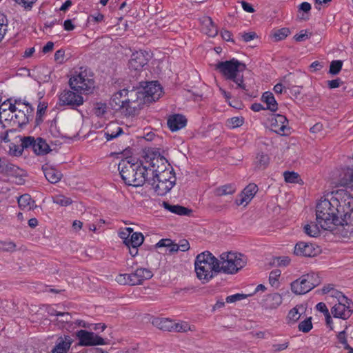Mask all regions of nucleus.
<instances>
[{
  "label": "nucleus",
  "mask_w": 353,
  "mask_h": 353,
  "mask_svg": "<svg viewBox=\"0 0 353 353\" xmlns=\"http://www.w3.org/2000/svg\"><path fill=\"white\" fill-rule=\"evenodd\" d=\"M339 205L338 197H332L330 200H321L317 203L316 219L321 229L332 230L335 225H343V219H341L339 212L343 213V211L339 210Z\"/></svg>",
  "instance_id": "obj_1"
},
{
  "label": "nucleus",
  "mask_w": 353,
  "mask_h": 353,
  "mask_svg": "<svg viewBox=\"0 0 353 353\" xmlns=\"http://www.w3.org/2000/svg\"><path fill=\"white\" fill-rule=\"evenodd\" d=\"M245 69L246 65L234 58L229 61H219L215 65V70L224 77L230 88L240 89L247 94L249 89L244 83L243 74H241Z\"/></svg>",
  "instance_id": "obj_2"
},
{
  "label": "nucleus",
  "mask_w": 353,
  "mask_h": 353,
  "mask_svg": "<svg viewBox=\"0 0 353 353\" xmlns=\"http://www.w3.org/2000/svg\"><path fill=\"white\" fill-rule=\"evenodd\" d=\"M220 261L209 251L198 254L194 261V268L198 279L202 280L203 283L210 281L220 273Z\"/></svg>",
  "instance_id": "obj_3"
},
{
  "label": "nucleus",
  "mask_w": 353,
  "mask_h": 353,
  "mask_svg": "<svg viewBox=\"0 0 353 353\" xmlns=\"http://www.w3.org/2000/svg\"><path fill=\"white\" fill-rule=\"evenodd\" d=\"M71 90L77 92L89 94L94 89L93 73L88 69L80 68L79 72H75L69 80Z\"/></svg>",
  "instance_id": "obj_4"
},
{
  "label": "nucleus",
  "mask_w": 353,
  "mask_h": 353,
  "mask_svg": "<svg viewBox=\"0 0 353 353\" xmlns=\"http://www.w3.org/2000/svg\"><path fill=\"white\" fill-rule=\"evenodd\" d=\"M219 271L233 274L242 269L247 263V258L241 253L223 252L220 255Z\"/></svg>",
  "instance_id": "obj_5"
},
{
  "label": "nucleus",
  "mask_w": 353,
  "mask_h": 353,
  "mask_svg": "<svg viewBox=\"0 0 353 353\" xmlns=\"http://www.w3.org/2000/svg\"><path fill=\"white\" fill-rule=\"evenodd\" d=\"M175 183L176 176L174 172L172 171H165V173L161 175L156 174L149 179V185L159 196L165 195L173 188Z\"/></svg>",
  "instance_id": "obj_6"
},
{
  "label": "nucleus",
  "mask_w": 353,
  "mask_h": 353,
  "mask_svg": "<svg viewBox=\"0 0 353 353\" xmlns=\"http://www.w3.org/2000/svg\"><path fill=\"white\" fill-rule=\"evenodd\" d=\"M321 283L319 275L314 272L302 275L291 283V290L296 294H304Z\"/></svg>",
  "instance_id": "obj_7"
},
{
  "label": "nucleus",
  "mask_w": 353,
  "mask_h": 353,
  "mask_svg": "<svg viewBox=\"0 0 353 353\" xmlns=\"http://www.w3.org/2000/svg\"><path fill=\"white\" fill-rule=\"evenodd\" d=\"M332 296L338 299L339 303L331 309V312L335 318L343 320L347 319L353 312V303L340 292H333Z\"/></svg>",
  "instance_id": "obj_8"
},
{
  "label": "nucleus",
  "mask_w": 353,
  "mask_h": 353,
  "mask_svg": "<svg viewBox=\"0 0 353 353\" xmlns=\"http://www.w3.org/2000/svg\"><path fill=\"white\" fill-rule=\"evenodd\" d=\"M145 159L147 163L149 162L148 167L150 177H153L156 174L161 175V174L165 173V171L173 172L172 168H168L170 164L168 160L159 153H154L152 157L148 155Z\"/></svg>",
  "instance_id": "obj_9"
},
{
  "label": "nucleus",
  "mask_w": 353,
  "mask_h": 353,
  "mask_svg": "<svg viewBox=\"0 0 353 353\" xmlns=\"http://www.w3.org/2000/svg\"><path fill=\"white\" fill-rule=\"evenodd\" d=\"M140 165H141V161H137L135 163H132L128 160H122L120 161L118 165V170L122 180L126 185L134 186L133 182L136 179V177L134 178V176L137 172V168H140Z\"/></svg>",
  "instance_id": "obj_10"
},
{
  "label": "nucleus",
  "mask_w": 353,
  "mask_h": 353,
  "mask_svg": "<svg viewBox=\"0 0 353 353\" xmlns=\"http://www.w3.org/2000/svg\"><path fill=\"white\" fill-rule=\"evenodd\" d=\"M75 336L79 340V346H96L109 344V341L101 337L93 332L85 330H80L75 332Z\"/></svg>",
  "instance_id": "obj_11"
},
{
  "label": "nucleus",
  "mask_w": 353,
  "mask_h": 353,
  "mask_svg": "<svg viewBox=\"0 0 353 353\" xmlns=\"http://www.w3.org/2000/svg\"><path fill=\"white\" fill-rule=\"evenodd\" d=\"M125 97L127 101V114L134 115L139 110L142 108L141 105L145 103H143V96L140 94H142L141 90L140 89H132L131 90L125 89Z\"/></svg>",
  "instance_id": "obj_12"
},
{
  "label": "nucleus",
  "mask_w": 353,
  "mask_h": 353,
  "mask_svg": "<svg viewBox=\"0 0 353 353\" xmlns=\"http://www.w3.org/2000/svg\"><path fill=\"white\" fill-rule=\"evenodd\" d=\"M83 97L79 92H74L70 90H63L59 96V105L60 106H68L71 109H77L83 105Z\"/></svg>",
  "instance_id": "obj_13"
},
{
  "label": "nucleus",
  "mask_w": 353,
  "mask_h": 353,
  "mask_svg": "<svg viewBox=\"0 0 353 353\" xmlns=\"http://www.w3.org/2000/svg\"><path fill=\"white\" fill-rule=\"evenodd\" d=\"M21 145L23 148L32 149L37 155L46 154L50 150L46 140L41 137H26L21 139Z\"/></svg>",
  "instance_id": "obj_14"
},
{
  "label": "nucleus",
  "mask_w": 353,
  "mask_h": 353,
  "mask_svg": "<svg viewBox=\"0 0 353 353\" xmlns=\"http://www.w3.org/2000/svg\"><path fill=\"white\" fill-rule=\"evenodd\" d=\"M146 85L141 90L143 97V103H151L159 99L162 94V88L157 81L146 82Z\"/></svg>",
  "instance_id": "obj_15"
},
{
  "label": "nucleus",
  "mask_w": 353,
  "mask_h": 353,
  "mask_svg": "<svg viewBox=\"0 0 353 353\" xmlns=\"http://www.w3.org/2000/svg\"><path fill=\"white\" fill-rule=\"evenodd\" d=\"M339 196L340 205L338 207L339 210L343 211V213L339 212L341 219H343V225L347 223V217H350L353 211V197L347 192L338 193Z\"/></svg>",
  "instance_id": "obj_16"
},
{
  "label": "nucleus",
  "mask_w": 353,
  "mask_h": 353,
  "mask_svg": "<svg viewBox=\"0 0 353 353\" xmlns=\"http://www.w3.org/2000/svg\"><path fill=\"white\" fill-rule=\"evenodd\" d=\"M149 60V54L141 50L132 53L129 61V68L134 71H140Z\"/></svg>",
  "instance_id": "obj_17"
},
{
  "label": "nucleus",
  "mask_w": 353,
  "mask_h": 353,
  "mask_svg": "<svg viewBox=\"0 0 353 353\" xmlns=\"http://www.w3.org/2000/svg\"><path fill=\"white\" fill-rule=\"evenodd\" d=\"M270 125L272 130L277 134L284 135L285 130H289L288 120L282 114H273L270 119Z\"/></svg>",
  "instance_id": "obj_18"
},
{
  "label": "nucleus",
  "mask_w": 353,
  "mask_h": 353,
  "mask_svg": "<svg viewBox=\"0 0 353 353\" xmlns=\"http://www.w3.org/2000/svg\"><path fill=\"white\" fill-rule=\"evenodd\" d=\"M319 252V248H315L312 243L299 242L294 247V253L297 256L313 257Z\"/></svg>",
  "instance_id": "obj_19"
},
{
  "label": "nucleus",
  "mask_w": 353,
  "mask_h": 353,
  "mask_svg": "<svg viewBox=\"0 0 353 353\" xmlns=\"http://www.w3.org/2000/svg\"><path fill=\"white\" fill-rule=\"evenodd\" d=\"M73 341L72 338L69 335L60 336L57 338L50 353H68Z\"/></svg>",
  "instance_id": "obj_20"
},
{
  "label": "nucleus",
  "mask_w": 353,
  "mask_h": 353,
  "mask_svg": "<svg viewBox=\"0 0 353 353\" xmlns=\"http://www.w3.org/2000/svg\"><path fill=\"white\" fill-rule=\"evenodd\" d=\"M257 191V185L254 183H250L241 192L239 199L236 201V204L238 205H242L244 203L248 204L253 199Z\"/></svg>",
  "instance_id": "obj_21"
},
{
  "label": "nucleus",
  "mask_w": 353,
  "mask_h": 353,
  "mask_svg": "<svg viewBox=\"0 0 353 353\" xmlns=\"http://www.w3.org/2000/svg\"><path fill=\"white\" fill-rule=\"evenodd\" d=\"M41 169L46 179L51 183H58L61 181L63 176V174L59 170H57L48 163L43 165Z\"/></svg>",
  "instance_id": "obj_22"
},
{
  "label": "nucleus",
  "mask_w": 353,
  "mask_h": 353,
  "mask_svg": "<svg viewBox=\"0 0 353 353\" xmlns=\"http://www.w3.org/2000/svg\"><path fill=\"white\" fill-rule=\"evenodd\" d=\"M152 272L146 268H138L134 272L131 273V281L133 285H140L145 280L150 279L152 277Z\"/></svg>",
  "instance_id": "obj_23"
},
{
  "label": "nucleus",
  "mask_w": 353,
  "mask_h": 353,
  "mask_svg": "<svg viewBox=\"0 0 353 353\" xmlns=\"http://www.w3.org/2000/svg\"><path fill=\"white\" fill-rule=\"evenodd\" d=\"M137 168V172L134 176V178L136 177V179L133 182L134 186H142L145 183L149 184V179L151 177L149 174L148 167L147 165H143L141 163L140 168Z\"/></svg>",
  "instance_id": "obj_24"
},
{
  "label": "nucleus",
  "mask_w": 353,
  "mask_h": 353,
  "mask_svg": "<svg viewBox=\"0 0 353 353\" xmlns=\"http://www.w3.org/2000/svg\"><path fill=\"white\" fill-rule=\"evenodd\" d=\"M125 90L123 89L114 93L111 99L110 104L115 110L125 109V114H127V101L125 96Z\"/></svg>",
  "instance_id": "obj_25"
},
{
  "label": "nucleus",
  "mask_w": 353,
  "mask_h": 353,
  "mask_svg": "<svg viewBox=\"0 0 353 353\" xmlns=\"http://www.w3.org/2000/svg\"><path fill=\"white\" fill-rule=\"evenodd\" d=\"M187 119L181 114H174L170 116L167 121L168 128L172 130L177 131L185 126Z\"/></svg>",
  "instance_id": "obj_26"
},
{
  "label": "nucleus",
  "mask_w": 353,
  "mask_h": 353,
  "mask_svg": "<svg viewBox=\"0 0 353 353\" xmlns=\"http://www.w3.org/2000/svg\"><path fill=\"white\" fill-rule=\"evenodd\" d=\"M122 128L119 127L117 123H112L109 124L105 129L104 137L107 141H110L118 137L123 134Z\"/></svg>",
  "instance_id": "obj_27"
},
{
  "label": "nucleus",
  "mask_w": 353,
  "mask_h": 353,
  "mask_svg": "<svg viewBox=\"0 0 353 353\" xmlns=\"http://www.w3.org/2000/svg\"><path fill=\"white\" fill-rule=\"evenodd\" d=\"M152 323L159 330L166 332H171L174 325V321L168 318H154Z\"/></svg>",
  "instance_id": "obj_28"
},
{
  "label": "nucleus",
  "mask_w": 353,
  "mask_h": 353,
  "mask_svg": "<svg viewBox=\"0 0 353 353\" xmlns=\"http://www.w3.org/2000/svg\"><path fill=\"white\" fill-rule=\"evenodd\" d=\"M163 206L170 212L178 215H190L192 210L179 205H171L166 201L163 202Z\"/></svg>",
  "instance_id": "obj_29"
},
{
  "label": "nucleus",
  "mask_w": 353,
  "mask_h": 353,
  "mask_svg": "<svg viewBox=\"0 0 353 353\" xmlns=\"http://www.w3.org/2000/svg\"><path fill=\"white\" fill-rule=\"evenodd\" d=\"M339 184L343 187L353 188V169L347 168L343 172Z\"/></svg>",
  "instance_id": "obj_30"
},
{
  "label": "nucleus",
  "mask_w": 353,
  "mask_h": 353,
  "mask_svg": "<svg viewBox=\"0 0 353 353\" xmlns=\"http://www.w3.org/2000/svg\"><path fill=\"white\" fill-rule=\"evenodd\" d=\"M33 117V114L17 111L14 114V122L17 123L19 127H23L32 120Z\"/></svg>",
  "instance_id": "obj_31"
},
{
  "label": "nucleus",
  "mask_w": 353,
  "mask_h": 353,
  "mask_svg": "<svg viewBox=\"0 0 353 353\" xmlns=\"http://www.w3.org/2000/svg\"><path fill=\"white\" fill-rule=\"evenodd\" d=\"M262 101L267 104L266 109L272 112H275L278 109L277 102L272 92H264L262 95Z\"/></svg>",
  "instance_id": "obj_32"
},
{
  "label": "nucleus",
  "mask_w": 353,
  "mask_h": 353,
  "mask_svg": "<svg viewBox=\"0 0 353 353\" xmlns=\"http://www.w3.org/2000/svg\"><path fill=\"white\" fill-rule=\"evenodd\" d=\"M270 163V158L268 154H264L263 152L258 153L255 160L254 164L255 168L258 170H265Z\"/></svg>",
  "instance_id": "obj_33"
},
{
  "label": "nucleus",
  "mask_w": 353,
  "mask_h": 353,
  "mask_svg": "<svg viewBox=\"0 0 353 353\" xmlns=\"http://www.w3.org/2000/svg\"><path fill=\"white\" fill-rule=\"evenodd\" d=\"M236 191V188L233 184H225L214 189V194L217 196L232 194Z\"/></svg>",
  "instance_id": "obj_34"
},
{
  "label": "nucleus",
  "mask_w": 353,
  "mask_h": 353,
  "mask_svg": "<svg viewBox=\"0 0 353 353\" xmlns=\"http://www.w3.org/2000/svg\"><path fill=\"white\" fill-rule=\"evenodd\" d=\"M129 239L126 245L128 248L140 246L144 241V237L140 232H132Z\"/></svg>",
  "instance_id": "obj_35"
},
{
  "label": "nucleus",
  "mask_w": 353,
  "mask_h": 353,
  "mask_svg": "<svg viewBox=\"0 0 353 353\" xmlns=\"http://www.w3.org/2000/svg\"><path fill=\"white\" fill-rule=\"evenodd\" d=\"M203 25H205L206 26V28H208L205 33L208 36L214 37L217 34V33H218L217 28H216V26L214 25L211 17H205L203 19Z\"/></svg>",
  "instance_id": "obj_36"
},
{
  "label": "nucleus",
  "mask_w": 353,
  "mask_h": 353,
  "mask_svg": "<svg viewBox=\"0 0 353 353\" xmlns=\"http://www.w3.org/2000/svg\"><path fill=\"white\" fill-rule=\"evenodd\" d=\"M319 228L321 227L317 221L316 223L311 222L310 224L305 225L304 231L308 236L316 237L320 234Z\"/></svg>",
  "instance_id": "obj_37"
},
{
  "label": "nucleus",
  "mask_w": 353,
  "mask_h": 353,
  "mask_svg": "<svg viewBox=\"0 0 353 353\" xmlns=\"http://www.w3.org/2000/svg\"><path fill=\"white\" fill-rule=\"evenodd\" d=\"M267 302L271 308H276L282 303V296L279 293L269 294Z\"/></svg>",
  "instance_id": "obj_38"
},
{
  "label": "nucleus",
  "mask_w": 353,
  "mask_h": 353,
  "mask_svg": "<svg viewBox=\"0 0 353 353\" xmlns=\"http://www.w3.org/2000/svg\"><path fill=\"white\" fill-rule=\"evenodd\" d=\"M34 203L30 196L28 194L20 196L18 199V204L20 208L24 209L29 207L31 209V205Z\"/></svg>",
  "instance_id": "obj_39"
},
{
  "label": "nucleus",
  "mask_w": 353,
  "mask_h": 353,
  "mask_svg": "<svg viewBox=\"0 0 353 353\" xmlns=\"http://www.w3.org/2000/svg\"><path fill=\"white\" fill-rule=\"evenodd\" d=\"M290 34V30L288 28H283L275 30L272 33V37L275 41L283 40Z\"/></svg>",
  "instance_id": "obj_40"
},
{
  "label": "nucleus",
  "mask_w": 353,
  "mask_h": 353,
  "mask_svg": "<svg viewBox=\"0 0 353 353\" xmlns=\"http://www.w3.org/2000/svg\"><path fill=\"white\" fill-rule=\"evenodd\" d=\"M52 199L54 203L61 206H68L72 203V201L70 198L62 194L56 195L53 196Z\"/></svg>",
  "instance_id": "obj_41"
},
{
  "label": "nucleus",
  "mask_w": 353,
  "mask_h": 353,
  "mask_svg": "<svg viewBox=\"0 0 353 353\" xmlns=\"http://www.w3.org/2000/svg\"><path fill=\"white\" fill-rule=\"evenodd\" d=\"M190 330V326L189 324L184 321H181L179 323L174 322L173 327L172 328L171 332H186L187 331Z\"/></svg>",
  "instance_id": "obj_42"
},
{
  "label": "nucleus",
  "mask_w": 353,
  "mask_h": 353,
  "mask_svg": "<svg viewBox=\"0 0 353 353\" xmlns=\"http://www.w3.org/2000/svg\"><path fill=\"white\" fill-rule=\"evenodd\" d=\"M343 66V61L341 60H334L330 63L329 72L336 75L340 72Z\"/></svg>",
  "instance_id": "obj_43"
},
{
  "label": "nucleus",
  "mask_w": 353,
  "mask_h": 353,
  "mask_svg": "<svg viewBox=\"0 0 353 353\" xmlns=\"http://www.w3.org/2000/svg\"><path fill=\"white\" fill-rule=\"evenodd\" d=\"M298 328L299 331H301L304 333L309 332L312 328V318H307L304 321L300 322V323L298 325Z\"/></svg>",
  "instance_id": "obj_44"
},
{
  "label": "nucleus",
  "mask_w": 353,
  "mask_h": 353,
  "mask_svg": "<svg viewBox=\"0 0 353 353\" xmlns=\"http://www.w3.org/2000/svg\"><path fill=\"white\" fill-rule=\"evenodd\" d=\"M8 19L6 17L0 13V41L2 40L5 34L7 32Z\"/></svg>",
  "instance_id": "obj_45"
},
{
  "label": "nucleus",
  "mask_w": 353,
  "mask_h": 353,
  "mask_svg": "<svg viewBox=\"0 0 353 353\" xmlns=\"http://www.w3.org/2000/svg\"><path fill=\"white\" fill-rule=\"evenodd\" d=\"M131 273L130 274H119L117 279L116 281L118 283L121 285H133L131 281Z\"/></svg>",
  "instance_id": "obj_46"
},
{
  "label": "nucleus",
  "mask_w": 353,
  "mask_h": 353,
  "mask_svg": "<svg viewBox=\"0 0 353 353\" xmlns=\"http://www.w3.org/2000/svg\"><path fill=\"white\" fill-rule=\"evenodd\" d=\"M47 108V104L44 102H40L37 106L36 122L39 124L42 121L41 117L45 113Z\"/></svg>",
  "instance_id": "obj_47"
},
{
  "label": "nucleus",
  "mask_w": 353,
  "mask_h": 353,
  "mask_svg": "<svg viewBox=\"0 0 353 353\" xmlns=\"http://www.w3.org/2000/svg\"><path fill=\"white\" fill-rule=\"evenodd\" d=\"M283 176L287 183H298L299 175L296 172L286 171L283 173Z\"/></svg>",
  "instance_id": "obj_48"
},
{
  "label": "nucleus",
  "mask_w": 353,
  "mask_h": 353,
  "mask_svg": "<svg viewBox=\"0 0 353 353\" xmlns=\"http://www.w3.org/2000/svg\"><path fill=\"white\" fill-rule=\"evenodd\" d=\"M16 244L12 241H0V250L3 252H14Z\"/></svg>",
  "instance_id": "obj_49"
},
{
  "label": "nucleus",
  "mask_w": 353,
  "mask_h": 353,
  "mask_svg": "<svg viewBox=\"0 0 353 353\" xmlns=\"http://www.w3.org/2000/svg\"><path fill=\"white\" fill-rule=\"evenodd\" d=\"M281 270H278V269L274 270L270 272V276H269V282L272 286H274V285H277L278 279H279V277L281 276Z\"/></svg>",
  "instance_id": "obj_50"
},
{
  "label": "nucleus",
  "mask_w": 353,
  "mask_h": 353,
  "mask_svg": "<svg viewBox=\"0 0 353 353\" xmlns=\"http://www.w3.org/2000/svg\"><path fill=\"white\" fill-rule=\"evenodd\" d=\"M238 36L244 42H246V43L249 42L257 37V34L254 32H240V33H239Z\"/></svg>",
  "instance_id": "obj_51"
},
{
  "label": "nucleus",
  "mask_w": 353,
  "mask_h": 353,
  "mask_svg": "<svg viewBox=\"0 0 353 353\" xmlns=\"http://www.w3.org/2000/svg\"><path fill=\"white\" fill-rule=\"evenodd\" d=\"M132 232V228H126L119 233V236H120L121 239L123 240V243L125 245H127L128 240H130L129 239Z\"/></svg>",
  "instance_id": "obj_52"
},
{
  "label": "nucleus",
  "mask_w": 353,
  "mask_h": 353,
  "mask_svg": "<svg viewBox=\"0 0 353 353\" xmlns=\"http://www.w3.org/2000/svg\"><path fill=\"white\" fill-rule=\"evenodd\" d=\"M228 123L233 128L241 126L244 123L243 117H234L228 120Z\"/></svg>",
  "instance_id": "obj_53"
},
{
  "label": "nucleus",
  "mask_w": 353,
  "mask_h": 353,
  "mask_svg": "<svg viewBox=\"0 0 353 353\" xmlns=\"http://www.w3.org/2000/svg\"><path fill=\"white\" fill-rule=\"evenodd\" d=\"M17 111L23 112L29 114H33L34 112V108L28 102L19 104V105L17 106Z\"/></svg>",
  "instance_id": "obj_54"
},
{
  "label": "nucleus",
  "mask_w": 353,
  "mask_h": 353,
  "mask_svg": "<svg viewBox=\"0 0 353 353\" xmlns=\"http://www.w3.org/2000/svg\"><path fill=\"white\" fill-rule=\"evenodd\" d=\"M301 317V314L299 312L296 307L292 308L288 313V319L289 321L294 323L298 321Z\"/></svg>",
  "instance_id": "obj_55"
},
{
  "label": "nucleus",
  "mask_w": 353,
  "mask_h": 353,
  "mask_svg": "<svg viewBox=\"0 0 353 353\" xmlns=\"http://www.w3.org/2000/svg\"><path fill=\"white\" fill-rule=\"evenodd\" d=\"M246 297V295L243 294H235L231 296H227L225 301L227 303H234L237 301H240Z\"/></svg>",
  "instance_id": "obj_56"
},
{
  "label": "nucleus",
  "mask_w": 353,
  "mask_h": 353,
  "mask_svg": "<svg viewBox=\"0 0 353 353\" xmlns=\"http://www.w3.org/2000/svg\"><path fill=\"white\" fill-rule=\"evenodd\" d=\"M288 346H289V341H285L284 343H283L281 344H273L272 347V351L276 353V352H281V351H283V350L287 349Z\"/></svg>",
  "instance_id": "obj_57"
},
{
  "label": "nucleus",
  "mask_w": 353,
  "mask_h": 353,
  "mask_svg": "<svg viewBox=\"0 0 353 353\" xmlns=\"http://www.w3.org/2000/svg\"><path fill=\"white\" fill-rule=\"evenodd\" d=\"M309 37H310L306 30H301L299 34H297L294 37V39L297 42H301L309 39Z\"/></svg>",
  "instance_id": "obj_58"
},
{
  "label": "nucleus",
  "mask_w": 353,
  "mask_h": 353,
  "mask_svg": "<svg viewBox=\"0 0 353 353\" xmlns=\"http://www.w3.org/2000/svg\"><path fill=\"white\" fill-rule=\"evenodd\" d=\"M56 316H61L63 319L59 320L61 323H69L71 319V315L68 312H57L56 313Z\"/></svg>",
  "instance_id": "obj_59"
},
{
  "label": "nucleus",
  "mask_w": 353,
  "mask_h": 353,
  "mask_svg": "<svg viewBox=\"0 0 353 353\" xmlns=\"http://www.w3.org/2000/svg\"><path fill=\"white\" fill-rule=\"evenodd\" d=\"M337 339L342 345L344 346H347V345H349L347 343V341L346 339V332L345 330L340 332L337 335Z\"/></svg>",
  "instance_id": "obj_60"
},
{
  "label": "nucleus",
  "mask_w": 353,
  "mask_h": 353,
  "mask_svg": "<svg viewBox=\"0 0 353 353\" xmlns=\"http://www.w3.org/2000/svg\"><path fill=\"white\" fill-rule=\"evenodd\" d=\"M65 51L63 49L57 50L54 54V60L59 63H62L64 59Z\"/></svg>",
  "instance_id": "obj_61"
},
{
  "label": "nucleus",
  "mask_w": 353,
  "mask_h": 353,
  "mask_svg": "<svg viewBox=\"0 0 353 353\" xmlns=\"http://www.w3.org/2000/svg\"><path fill=\"white\" fill-rule=\"evenodd\" d=\"M276 260L277 264L280 266H287L290 262V259L288 256L277 257Z\"/></svg>",
  "instance_id": "obj_62"
},
{
  "label": "nucleus",
  "mask_w": 353,
  "mask_h": 353,
  "mask_svg": "<svg viewBox=\"0 0 353 353\" xmlns=\"http://www.w3.org/2000/svg\"><path fill=\"white\" fill-rule=\"evenodd\" d=\"M327 85L330 89H334L339 88L342 83L341 80L339 78H337L334 80L327 81Z\"/></svg>",
  "instance_id": "obj_63"
},
{
  "label": "nucleus",
  "mask_w": 353,
  "mask_h": 353,
  "mask_svg": "<svg viewBox=\"0 0 353 353\" xmlns=\"http://www.w3.org/2000/svg\"><path fill=\"white\" fill-rule=\"evenodd\" d=\"M221 34L222 38L224 40H225L227 41H232L233 43L234 42V41L233 40V39L232 37V34L229 30H223L221 31Z\"/></svg>",
  "instance_id": "obj_64"
}]
</instances>
